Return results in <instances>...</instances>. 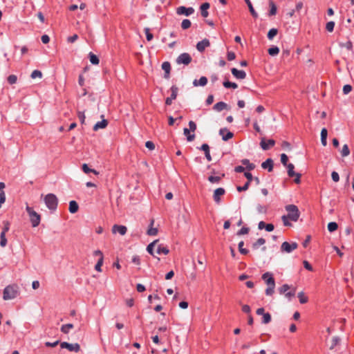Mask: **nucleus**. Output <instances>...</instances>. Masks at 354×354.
<instances>
[{
    "mask_svg": "<svg viewBox=\"0 0 354 354\" xmlns=\"http://www.w3.org/2000/svg\"><path fill=\"white\" fill-rule=\"evenodd\" d=\"M261 278L268 286L265 291L266 295L268 296L272 295L275 288V281L272 273L266 272L262 275Z\"/></svg>",
    "mask_w": 354,
    "mask_h": 354,
    "instance_id": "1",
    "label": "nucleus"
},
{
    "mask_svg": "<svg viewBox=\"0 0 354 354\" xmlns=\"http://www.w3.org/2000/svg\"><path fill=\"white\" fill-rule=\"evenodd\" d=\"M18 286L17 285L7 286L3 292V299L4 300L13 299L19 295Z\"/></svg>",
    "mask_w": 354,
    "mask_h": 354,
    "instance_id": "2",
    "label": "nucleus"
},
{
    "mask_svg": "<svg viewBox=\"0 0 354 354\" xmlns=\"http://www.w3.org/2000/svg\"><path fill=\"white\" fill-rule=\"evenodd\" d=\"M285 209L288 212V217L293 222H297L300 216V212L297 205H287L285 207Z\"/></svg>",
    "mask_w": 354,
    "mask_h": 354,
    "instance_id": "3",
    "label": "nucleus"
},
{
    "mask_svg": "<svg viewBox=\"0 0 354 354\" xmlns=\"http://www.w3.org/2000/svg\"><path fill=\"white\" fill-rule=\"evenodd\" d=\"M26 209L30 217L32 226L33 227H37L41 221V216L28 205L26 206Z\"/></svg>",
    "mask_w": 354,
    "mask_h": 354,
    "instance_id": "4",
    "label": "nucleus"
},
{
    "mask_svg": "<svg viewBox=\"0 0 354 354\" xmlns=\"http://www.w3.org/2000/svg\"><path fill=\"white\" fill-rule=\"evenodd\" d=\"M44 202L50 210H55L57 207L58 199L53 194H48L44 198Z\"/></svg>",
    "mask_w": 354,
    "mask_h": 354,
    "instance_id": "5",
    "label": "nucleus"
},
{
    "mask_svg": "<svg viewBox=\"0 0 354 354\" xmlns=\"http://www.w3.org/2000/svg\"><path fill=\"white\" fill-rule=\"evenodd\" d=\"M192 58L191 55L187 53H183L178 55L176 58V63L178 64L188 65L191 63Z\"/></svg>",
    "mask_w": 354,
    "mask_h": 354,
    "instance_id": "6",
    "label": "nucleus"
},
{
    "mask_svg": "<svg viewBox=\"0 0 354 354\" xmlns=\"http://www.w3.org/2000/svg\"><path fill=\"white\" fill-rule=\"evenodd\" d=\"M60 347L62 348H66L70 351H73L77 353L80 351V346L77 343L70 344L66 342H63L60 343Z\"/></svg>",
    "mask_w": 354,
    "mask_h": 354,
    "instance_id": "7",
    "label": "nucleus"
},
{
    "mask_svg": "<svg viewBox=\"0 0 354 354\" xmlns=\"http://www.w3.org/2000/svg\"><path fill=\"white\" fill-rule=\"evenodd\" d=\"M297 247H298V245L295 242H292V243H290L287 241H285L281 245V252L290 253L294 250L297 249Z\"/></svg>",
    "mask_w": 354,
    "mask_h": 354,
    "instance_id": "8",
    "label": "nucleus"
},
{
    "mask_svg": "<svg viewBox=\"0 0 354 354\" xmlns=\"http://www.w3.org/2000/svg\"><path fill=\"white\" fill-rule=\"evenodd\" d=\"M194 12V9L192 7L186 8L185 6H180L176 10L178 15H184L185 16H189Z\"/></svg>",
    "mask_w": 354,
    "mask_h": 354,
    "instance_id": "9",
    "label": "nucleus"
},
{
    "mask_svg": "<svg viewBox=\"0 0 354 354\" xmlns=\"http://www.w3.org/2000/svg\"><path fill=\"white\" fill-rule=\"evenodd\" d=\"M225 193V190L222 188L219 187L214 190V194H213V198L216 203L219 204L221 202V196L224 195Z\"/></svg>",
    "mask_w": 354,
    "mask_h": 354,
    "instance_id": "10",
    "label": "nucleus"
},
{
    "mask_svg": "<svg viewBox=\"0 0 354 354\" xmlns=\"http://www.w3.org/2000/svg\"><path fill=\"white\" fill-rule=\"evenodd\" d=\"M178 88L176 86H172L171 87V96L167 97L165 100V104L167 105H171L172 103V100H175L177 97L178 94Z\"/></svg>",
    "mask_w": 354,
    "mask_h": 354,
    "instance_id": "11",
    "label": "nucleus"
},
{
    "mask_svg": "<svg viewBox=\"0 0 354 354\" xmlns=\"http://www.w3.org/2000/svg\"><path fill=\"white\" fill-rule=\"evenodd\" d=\"M219 135L222 136V139L224 141H227L231 139L234 134L231 131H228L227 128H222L219 130Z\"/></svg>",
    "mask_w": 354,
    "mask_h": 354,
    "instance_id": "12",
    "label": "nucleus"
},
{
    "mask_svg": "<svg viewBox=\"0 0 354 354\" xmlns=\"http://www.w3.org/2000/svg\"><path fill=\"white\" fill-rule=\"evenodd\" d=\"M210 42L207 39H204L201 41H198L196 44V49L202 53L205 50L206 47L209 46Z\"/></svg>",
    "mask_w": 354,
    "mask_h": 354,
    "instance_id": "13",
    "label": "nucleus"
},
{
    "mask_svg": "<svg viewBox=\"0 0 354 354\" xmlns=\"http://www.w3.org/2000/svg\"><path fill=\"white\" fill-rule=\"evenodd\" d=\"M231 72L232 75L239 80H243L246 77V73L244 71L238 70L236 68H232L231 69Z\"/></svg>",
    "mask_w": 354,
    "mask_h": 354,
    "instance_id": "14",
    "label": "nucleus"
},
{
    "mask_svg": "<svg viewBox=\"0 0 354 354\" xmlns=\"http://www.w3.org/2000/svg\"><path fill=\"white\" fill-rule=\"evenodd\" d=\"M275 144V141L272 139L268 140L267 142L263 138L260 142V145L263 150H268L270 147H273Z\"/></svg>",
    "mask_w": 354,
    "mask_h": 354,
    "instance_id": "15",
    "label": "nucleus"
},
{
    "mask_svg": "<svg viewBox=\"0 0 354 354\" xmlns=\"http://www.w3.org/2000/svg\"><path fill=\"white\" fill-rule=\"evenodd\" d=\"M127 231V228L124 225H114L112 227V232L113 234L118 232L121 235H124Z\"/></svg>",
    "mask_w": 354,
    "mask_h": 354,
    "instance_id": "16",
    "label": "nucleus"
},
{
    "mask_svg": "<svg viewBox=\"0 0 354 354\" xmlns=\"http://www.w3.org/2000/svg\"><path fill=\"white\" fill-rule=\"evenodd\" d=\"M162 69L165 71L164 77L169 79L170 77L171 64L169 62H164L162 64Z\"/></svg>",
    "mask_w": 354,
    "mask_h": 354,
    "instance_id": "17",
    "label": "nucleus"
},
{
    "mask_svg": "<svg viewBox=\"0 0 354 354\" xmlns=\"http://www.w3.org/2000/svg\"><path fill=\"white\" fill-rule=\"evenodd\" d=\"M273 160L271 158H268L266 161L262 162L261 167L264 169H268L269 172L273 169Z\"/></svg>",
    "mask_w": 354,
    "mask_h": 354,
    "instance_id": "18",
    "label": "nucleus"
},
{
    "mask_svg": "<svg viewBox=\"0 0 354 354\" xmlns=\"http://www.w3.org/2000/svg\"><path fill=\"white\" fill-rule=\"evenodd\" d=\"M200 149L203 150L205 152V158H207V160L208 161H211L212 160V156H211L210 153H209V145L207 144H206V143H204V144H203L201 145Z\"/></svg>",
    "mask_w": 354,
    "mask_h": 354,
    "instance_id": "19",
    "label": "nucleus"
},
{
    "mask_svg": "<svg viewBox=\"0 0 354 354\" xmlns=\"http://www.w3.org/2000/svg\"><path fill=\"white\" fill-rule=\"evenodd\" d=\"M207 83V78L205 76L201 77L198 80H194L193 82V84L194 86H204Z\"/></svg>",
    "mask_w": 354,
    "mask_h": 354,
    "instance_id": "20",
    "label": "nucleus"
},
{
    "mask_svg": "<svg viewBox=\"0 0 354 354\" xmlns=\"http://www.w3.org/2000/svg\"><path fill=\"white\" fill-rule=\"evenodd\" d=\"M227 104L224 102H219L215 104L213 106V109L216 111H221L225 109H227Z\"/></svg>",
    "mask_w": 354,
    "mask_h": 354,
    "instance_id": "21",
    "label": "nucleus"
},
{
    "mask_svg": "<svg viewBox=\"0 0 354 354\" xmlns=\"http://www.w3.org/2000/svg\"><path fill=\"white\" fill-rule=\"evenodd\" d=\"M108 125V121L103 119L100 122H97L93 127L94 131H97L99 129H104Z\"/></svg>",
    "mask_w": 354,
    "mask_h": 354,
    "instance_id": "22",
    "label": "nucleus"
},
{
    "mask_svg": "<svg viewBox=\"0 0 354 354\" xmlns=\"http://www.w3.org/2000/svg\"><path fill=\"white\" fill-rule=\"evenodd\" d=\"M79 205L75 201H71L69 203V212L71 214H75L78 211Z\"/></svg>",
    "mask_w": 354,
    "mask_h": 354,
    "instance_id": "23",
    "label": "nucleus"
},
{
    "mask_svg": "<svg viewBox=\"0 0 354 354\" xmlns=\"http://www.w3.org/2000/svg\"><path fill=\"white\" fill-rule=\"evenodd\" d=\"M248 8H249V10H250V12L251 13L252 16L257 19L258 17V14L257 12L255 11V10L253 8V6L250 1V0H245Z\"/></svg>",
    "mask_w": 354,
    "mask_h": 354,
    "instance_id": "24",
    "label": "nucleus"
},
{
    "mask_svg": "<svg viewBox=\"0 0 354 354\" xmlns=\"http://www.w3.org/2000/svg\"><path fill=\"white\" fill-rule=\"evenodd\" d=\"M209 8V3H204L201 6V15L203 17H207L208 16V12L207 9Z\"/></svg>",
    "mask_w": 354,
    "mask_h": 354,
    "instance_id": "25",
    "label": "nucleus"
},
{
    "mask_svg": "<svg viewBox=\"0 0 354 354\" xmlns=\"http://www.w3.org/2000/svg\"><path fill=\"white\" fill-rule=\"evenodd\" d=\"M241 163L245 165L246 169L249 171L253 170L255 168V165L251 163L248 159L241 160Z\"/></svg>",
    "mask_w": 354,
    "mask_h": 354,
    "instance_id": "26",
    "label": "nucleus"
},
{
    "mask_svg": "<svg viewBox=\"0 0 354 354\" xmlns=\"http://www.w3.org/2000/svg\"><path fill=\"white\" fill-rule=\"evenodd\" d=\"M269 6H270V9L268 15L269 16L275 15L277 14V6H276L275 3H274V1H270Z\"/></svg>",
    "mask_w": 354,
    "mask_h": 354,
    "instance_id": "27",
    "label": "nucleus"
},
{
    "mask_svg": "<svg viewBox=\"0 0 354 354\" xmlns=\"http://www.w3.org/2000/svg\"><path fill=\"white\" fill-rule=\"evenodd\" d=\"M90 62L92 64L97 65L100 62L99 58L93 53L88 54Z\"/></svg>",
    "mask_w": 354,
    "mask_h": 354,
    "instance_id": "28",
    "label": "nucleus"
},
{
    "mask_svg": "<svg viewBox=\"0 0 354 354\" xmlns=\"http://www.w3.org/2000/svg\"><path fill=\"white\" fill-rule=\"evenodd\" d=\"M266 243V240L263 238H259L257 239L256 242L252 244V248L254 250H257L259 246L264 245Z\"/></svg>",
    "mask_w": 354,
    "mask_h": 354,
    "instance_id": "29",
    "label": "nucleus"
},
{
    "mask_svg": "<svg viewBox=\"0 0 354 354\" xmlns=\"http://www.w3.org/2000/svg\"><path fill=\"white\" fill-rule=\"evenodd\" d=\"M169 250L167 247H164L162 245H159L156 250V253L158 254H167Z\"/></svg>",
    "mask_w": 354,
    "mask_h": 354,
    "instance_id": "30",
    "label": "nucleus"
},
{
    "mask_svg": "<svg viewBox=\"0 0 354 354\" xmlns=\"http://www.w3.org/2000/svg\"><path fill=\"white\" fill-rule=\"evenodd\" d=\"M288 169V175L289 177H293L296 175L297 173L294 171L295 166L292 163H288V165L286 166Z\"/></svg>",
    "mask_w": 354,
    "mask_h": 354,
    "instance_id": "31",
    "label": "nucleus"
},
{
    "mask_svg": "<svg viewBox=\"0 0 354 354\" xmlns=\"http://www.w3.org/2000/svg\"><path fill=\"white\" fill-rule=\"evenodd\" d=\"M223 85L225 88H236L238 87V85L237 84L234 83V82H231L228 80H225L223 82Z\"/></svg>",
    "mask_w": 354,
    "mask_h": 354,
    "instance_id": "32",
    "label": "nucleus"
},
{
    "mask_svg": "<svg viewBox=\"0 0 354 354\" xmlns=\"http://www.w3.org/2000/svg\"><path fill=\"white\" fill-rule=\"evenodd\" d=\"M189 132H190V130L189 129H187V128H185L183 129V133L187 136V141L191 142V141H193L194 140L195 135L194 134H190Z\"/></svg>",
    "mask_w": 354,
    "mask_h": 354,
    "instance_id": "33",
    "label": "nucleus"
},
{
    "mask_svg": "<svg viewBox=\"0 0 354 354\" xmlns=\"http://www.w3.org/2000/svg\"><path fill=\"white\" fill-rule=\"evenodd\" d=\"M224 176H225L224 174H222L221 176H210L208 177V180L211 183H218L221 181V178L224 177Z\"/></svg>",
    "mask_w": 354,
    "mask_h": 354,
    "instance_id": "34",
    "label": "nucleus"
},
{
    "mask_svg": "<svg viewBox=\"0 0 354 354\" xmlns=\"http://www.w3.org/2000/svg\"><path fill=\"white\" fill-rule=\"evenodd\" d=\"M278 33V30L277 28H271L268 32V35H267V37H268V39L269 40H272L273 38L277 35Z\"/></svg>",
    "mask_w": 354,
    "mask_h": 354,
    "instance_id": "35",
    "label": "nucleus"
},
{
    "mask_svg": "<svg viewBox=\"0 0 354 354\" xmlns=\"http://www.w3.org/2000/svg\"><path fill=\"white\" fill-rule=\"evenodd\" d=\"M74 326H73V324H64V325H62V327H61V331L64 333V334H68V332H69V330L73 328Z\"/></svg>",
    "mask_w": 354,
    "mask_h": 354,
    "instance_id": "36",
    "label": "nucleus"
},
{
    "mask_svg": "<svg viewBox=\"0 0 354 354\" xmlns=\"http://www.w3.org/2000/svg\"><path fill=\"white\" fill-rule=\"evenodd\" d=\"M82 170L85 174H88L90 172H92L95 175L99 174L96 170L90 169L86 163L82 165Z\"/></svg>",
    "mask_w": 354,
    "mask_h": 354,
    "instance_id": "37",
    "label": "nucleus"
},
{
    "mask_svg": "<svg viewBox=\"0 0 354 354\" xmlns=\"http://www.w3.org/2000/svg\"><path fill=\"white\" fill-rule=\"evenodd\" d=\"M340 152L342 157L348 156L350 154V149L348 145H344Z\"/></svg>",
    "mask_w": 354,
    "mask_h": 354,
    "instance_id": "38",
    "label": "nucleus"
},
{
    "mask_svg": "<svg viewBox=\"0 0 354 354\" xmlns=\"http://www.w3.org/2000/svg\"><path fill=\"white\" fill-rule=\"evenodd\" d=\"M244 242L243 241H240L238 245L239 252L242 254H248L249 251L248 250L243 248Z\"/></svg>",
    "mask_w": 354,
    "mask_h": 354,
    "instance_id": "39",
    "label": "nucleus"
},
{
    "mask_svg": "<svg viewBox=\"0 0 354 354\" xmlns=\"http://www.w3.org/2000/svg\"><path fill=\"white\" fill-rule=\"evenodd\" d=\"M158 241V240H155V241H153V242H151V243H149V244L147 245V252H148L150 254H151V255H153V256H154V255H153V248H154V246H155L156 243Z\"/></svg>",
    "mask_w": 354,
    "mask_h": 354,
    "instance_id": "40",
    "label": "nucleus"
},
{
    "mask_svg": "<svg viewBox=\"0 0 354 354\" xmlns=\"http://www.w3.org/2000/svg\"><path fill=\"white\" fill-rule=\"evenodd\" d=\"M271 322V315L269 313H265L263 315V319L261 323L263 324H267Z\"/></svg>",
    "mask_w": 354,
    "mask_h": 354,
    "instance_id": "41",
    "label": "nucleus"
},
{
    "mask_svg": "<svg viewBox=\"0 0 354 354\" xmlns=\"http://www.w3.org/2000/svg\"><path fill=\"white\" fill-rule=\"evenodd\" d=\"M338 228V225L337 224V223L335 222H330L328 224V230L330 232H335V230H337Z\"/></svg>",
    "mask_w": 354,
    "mask_h": 354,
    "instance_id": "42",
    "label": "nucleus"
},
{
    "mask_svg": "<svg viewBox=\"0 0 354 354\" xmlns=\"http://www.w3.org/2000/svg\"><path fill=\"white\" fill-rule=\"evenodd\" d=\"M279 53V48L277 46H272L268 49V53L271 56H275Z\"/></svg>",
    "mask_w": 354,
    "mask_h": 354,
    "instance_id": "43",
    "label": "nucleus"
},
{
    "mask_svg": "<svg viewBox=\"0 0 354 354\" xmlns=\"http://www.w3.org/2000/svg\"><path fill=\"white\" fill-rule=\"evenodd\" d=\"M297 296L301 304H304L308 302V297L305 296L304 292H299Z\"/></svg>",
    "mask_w": 354,
    "mask_h": 354,
    "instance_id": "44",
    "label": "nucleus"
},
{
    "mask_svg": "<svg viewBox=\"0 0 354 354\" xmlns=\"http://www.w3.org/2000/svg\"><path fill=\"white\" fill-rule=\"evenodd\" d=\"M7 239L6 237V234H4V232H1V234H0V245L1 247L2 248H4L6 247V245H7Z\"/></svg>",
    "mask_w": 354,
    "mask_h": 354,
    "instance_id": "45",
    "label": "nucleus"
},
{
    "mask_svg": "<svg viewBox=\"0 0 354 354\" xmlns=\"http://www.w3.org/2000/svg\"><path fill=\"white\" fill-rule=\"evenodd\" d=\"M191 25H192V23H191L190 20L185 19H183L181 23V28L183 30H186V29H188L191 26Z\"/></svg>",
    "mask_w": 354,
    "mask_h": 354,
    "instance_id": "46",
    "label": "nucleus"
},
{
    "mask_svg": "<svg viewBox=\"0 0 354 354\" xmlns=\"http://www.w3.org/2000/svg\"><path fill=\"white\" fill-rule=\"evenodd\" d=\"M340 342V338L337 336L333 337L330 349L333 350Z\"/></svg>",
    "mask_w": 354,
    "mask_h": 354,
    "instance_id": "47",
    "label": "nucleus"
},
{
    "mask_svg": "<svg viewBox=\"0 0 354 354\" xmlns=\"http://www.w3.org/2000/svg\"><path fill=\"white\" fill-rule=\"evenodd\" d=\"M290 288V287L288 284H283L278 289V291L279 294L282 295L285 294Z\"/></svg>",
    "mask_w": 354,
    "mask_h": 354,
    "instance_id": "48",
    "label": "nucleus"
},
{
    "mask_svg": "<svg viewBox=\"0 0 354 354\" xmlns=\"http://www.w3.org/2000/svg\"><path fill=\"white\" fill-rule=\"evenodd\" d=\"M103 260H104V257H100L99 258L95 266V269L98 271V272H101L102 270H101V267L103 264Z\"/></svg>",
    "mask_w": 354,
    "mask_h": 354,
    "instance_id": "49",
    "label": "nucleus"
},
{
    "mask_svg": "<svg viewBox=\"0 0 354 354\" xmlns=\"http://www.w3.org/2000/svg\"><path fill=\"white\" fill-rule=\"evenodd\" d=\"M339 46L342 48H346L348 50H351L353 48V44L351 41H348L346 43H339Z\"/></svg>",
    "mask_w": 354,
    "mask_h": 354,
    "instance_id": "50",
    "label": "nucleus"
},
{
    "mask_svg": "<svg viewBox=\"0 0 354 354\" xmlns=\"http://www.w3.org/2000/svg\"><path fill=\"white\" fill-rule=\"evenodd\" d=\"M7 80L10 84H14L17 82V77L15 75H10L8 77Z\"/></svg>",
    "mask_w": 354,
    "mask_h": 354,
    "instance_id": "51",
    "label": "nucleus"
},
{
    "mask_svg": "<svg viewBox=\"0 0 354 354\" xmlns=\"http://www.w3.org/2000/svg\"><path fill=\"white\" fill-rule=\"evenodd\" d=\"M30 77L32 78V79H35L36 77H39V78H41L42 77V73L39 70H35L32 72L31 73V75Z\"/></svg>",
    "mask_w": 354,
    "mask_h": 354,
    "instance_id": "52",
    "label": "nucleus"
},
{
    "mask_svg": "<svg viewBox=\"0 0 354 354\" xmlns=\"http://www.w3.org/2000/svg\"><path fill=\"white\" fill-rule=\"evenodd\" d=\"M249 231H250V229L248 227H243L241 230H239L237 232L236 234L238 236H241V235H243V234H248Z\"/></svg>",
    "mask_w": 354,
    "mask_h": 354,
    "instance_id": "53",
    "label": "nucleus"
},
{
    "mask_svg": "<svg viewBox=\"0 0 354 354\" xmlns=\"http://www.w3.org/2000/svg\"><path fill=\"white\" fill-rule=\"evenodd\" d=\"M144 30L146 34V38H147V41H149L152 40L153 38V36L150 32V29L149 28H145Z\"/></svg>",
    "mask_w": 354,
    "mask_h": 354,
    "instance_id": "54",
    "label": "nucleus"
},
{
    "mask_svg": "<svg viewBox=\"0 0 354 354\" xmlns=\"http://www.w3.org/2000/svg\"><path fill=\"white\" fill-rule=\"evenodd\" d=\"M158 231L157 228L151 227L147 230V234L149 236H155L158 234Z\"/></svg>",
    "mask_w": 354,
    "mask_h": 354,
    "instance_id": "55",
    "label": "nucleus"
},
{
    "mask_svg": "<svg viewBox=\"0 0 354 354\" xmlns=\"http://www.w3.org/2000/svg\"><path fill=\"white\" fill-rule=\"evenodd\" d=\"M281 220L285 226H291L292 225L291 223L289 221V220H290L289 217H288L287 215L282 216Z\"/></svg>",
    "mask_w": 354,
    "mask_h": 354,
    "instance_id": "56",
    "label": "nucleus"
},
{
    "mask_svg": "<svg viewBox=\"0 0 354 354\" xmlns=\"http://www.w3.org/2000/svg\"><path fill=\"white\" fill-rule=\"evenodd\" d=\"M3 227L2 229L1 232H4V234H6V233L7 232H8L10 230V223L8 221H4L3 222Z\"/></svg>",
    "mask_w": 354,
    "mask_h": 354,
    "instance_id": "57",
    "label": "nucleus"
},
{
    "mask_svg": "<svg viewBox=\"0 0 354 354\" xmlns=\"http://www.w3.org/2000/svg\"><path fill=\"white\" fill-rule=\"evenodd\" d=\"M334 27H335V22L334 21H329L326 24V29L328 31V32H332L334 29Z\"/></svg>",
    "mask_w": 354,
    "mask_h": 354,
    "instance_id": "58",
    "label": "nucleus"
},
{
    "mask_svg": "<svg viewBox=\"0 0 354 354\" xmlns=\"http://www.w3.org/2000/svg\"><path fill=\"white\" fill-rule=\"evenodd\" d=\"M288 158L287 155L285 154V153H282L281 155V163L284 166H286V165H288Z\"/></svg>",
    "mask_w": 354,
    "mask_h": 354,
    "instance_id": "59",
    "label": "nucleus"
},
{
    "mask_svg": "<svg viewBox=\"0 0 354 354\" xmlns=\"http://www.w3.org/2000/svg\"><path fill=\"white\" fill-rule=\"evenodd\" d=\"M249 182H246L243 186H238L236 189L238 192H243L246 191L249 188Z\"/></svg>",
    "mask_w": 354,
    "mask_h": 354,
    "instance_id": "60",
    "label": "nucleus"
},
{
    "mask_svg": "<svg viewBox=\"0 0 354 354\" xmlns=\"http://www.w3.org/2000/svg\"><path fill=\"white\" fill-rule=\"evenodd\" d=\"M295 289H294L293 290H291L290 292H286L285 293V297L289 300L290 301L291 299L295 297Z\"/></svg>",
    "mask_w": 354,
    "mask_h": 354,
    "instance_id": "61",
    "label": "nucleus"
},
{
    "mask_svg": "<svg viewBox=\"0 0 354 354\" xmlns=\"http://www.w3.org/2000/svg\"><path fill=\"white\" fill-rule=\"evenodd\" d=\"M352 90V86L350 84H346L343 87V93L344 95L348 94Z\"/></svg>",
    "mask_w": 354,
    "mask_h": 354,
    "instance_id": "62",
    "label": "nucleus"
},
{
    "mask_svg": "<svg viewBox=\"0 0 354 354\" xmlns=\"http://www.w3.org/2000/svg\"><path fill=\"white\" fill-rule=\"evenodd\" d=\"M331 178L333 180L335 183L338 182L339 180V174L336 171H333L331 174Z\"/></svg>",
    "mask_w": 354,
    "mask_h": 354,
    "instance_id": "63",
    "label": "nucleus"
},
{
    "mask_svg": "<svg viewBox=\"0 0 354 354\" xmlns=\"http://www.w3.org/2000/svg\"><path fill=\"white\" fill-rule=\"evenodd\" d=\"M145 147L150 150H153L155 149V145L151 141H147L145 142Z\"/></svg>",
    "mask_w": 354,
    "mask_h": 354,
    "instance_id": "64",
    "label": "nucleus"
}]
</instances>
